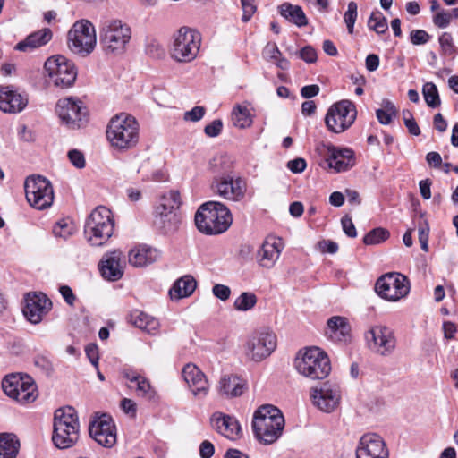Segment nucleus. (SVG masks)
Listing matches in <instances>:
<instances>
[{
    "label": "nucleus",
    "instance_id": "5701e85b",
    "mask_svg": "<svg viewBox=\"0 0 458 458\" xmlns=\"http://www.w3.org/2000/svg\"><path fill=\"white\" fill-rule=\"evenodd\" d=\"M356 458H388V450L380 436L365 434L357 446Z\"/></svg>",
    "mask_w": 458,
    "mask_h": 458
},
{
    "label": "nucleus",
    "instance_id": "4c0bfd02",
    "mask_svg": "<svg viewBox=\"0 0 458 458\" xmlns=\"http://www.w3.org/2000/svg\"><path fill=\"white\" fill-rule=\"evenodd\" d=\"M20 448L17 437L11 433H0V458H16Z\"/></svg>",
    "mask_w": 458,
    "mask_h": 458
},
{
    "label": "nucleus",
    "instance_id": "c03bdc74",
    "mask_svg": "<svg viewBox=\"0 0 458 458\" xmlns=\"http://www.w3.org/2000/svg\"><path fill=\"white\" fill-rule=\"evenodd\" d=\"M422 94L428 106L437 107L440 106V98L437 86L433 82H427L423 85Z\"/></svg>",
    "mask_w": 458,
    "mask_h": 458
},
{
    "label": "nucleus",
    "instance_id": "f257e3e1",
    "mask_svg": "<svg viewBox=\"0 0 458 458\" xmlns=\"http://www.w3.org/2000/svg\"><path fill=\"white\" fill-rule=\"evenodd\" d=\"M106 138L111 147L117 150L131 149L140 140V124L131 114L120 113L109 121Z\"/></svg>",
    "mask_w": 458,
    "mask_h": 458
},
{
    "label": "nucleus",
    "instance_id": "39448f33",
    "mask_svg": "<svg viewBox=\"0 0 458 458\" xmlns=\"http://www.w3.org/2000/svg\"><path fill=\"white\" fill-rule=\"evenodd\" d=\"M80 437V422L74 408L66 406L55 411L52 441L55 447H72Z\"/></svg>",
    "mask_w": 458,
    "mask_h": 458
},
{
    "label": "nucleus",
    "instance_id": "6e6552de",
    "mask_svg": "<svg viewBox=\"0 0 458 458\" xmlns=\"http://www.w3.org/2000/svg\"><path fill=\"white\" fill-rule=\"evenodd\" d=\"M200 44L201 36L196 30L181 27L173 36L171 56L177 62H191L197 57Z\"/></svg>",
    "mask_w": 458,
    "mask_h": 458
},
{
    "label": "nucleus",
    "instance_id": "e433bc0d",
    "mask_svg": "<svg viewBox=\"0 0 458 458\" xmlns=\"http://www.w3.org/2000/svg\"><path fill=\"white\" fill-rule=\"evenodd\" d=\"M278 9L280 14L284 19L295 24L297 27H303L308 24V19L301 6L290 3H284L279 5Z\"/></svg>",
    "mask_w": 458,
    "mask_h": 458
},
{
    "label": "nucleus",
    "instance_id": "f704fd0d",
    "mask_svg": "<svg viewBox=\"0 0 458 458\" xmlns=\"http://www.w3.org/2000/svg\"><path fill=\"white\" fill-rule=\"evenodd\" d=\"M130 322L140 330L151 335H155L159 328V322L156 318L140 310L131 312Z\"/></svg>",
    "mask_w": 458,
    "mask_h": 458
},
{
    "label": "nucleus",
    "instance_id": "58836bf2",
    "mask_svg": "<svg viewBox=\"0 0 458 458\" xmlns=\"http://www.w3.org/2000/svg\"><path fill=\"white\" fill-rule=\"evenodd\" d=\"M232 121L235 127L245 129L251 126L253 120L247 106L237 105L232 111Z\"/></svg>",
    "mask_w": 458,
    "mask_h": 458
},
{
    "label": "nucleus",
    "instance_id": "7c9ffc66",
    "mask_svg": "<svg viewBox=\"0 0 458 458\" xmlns=\"http://www.w3.org/2000/svg\"><path fill=\"white\" fill-rule=\"evenodd\" d=\"M160 253L157 249L147 245H140L131 249L128 254L129 263L136 267L150 265L157 261Z\"/></svg>",
    "mask_w": 458,
    "mask_h": 458
},
{
    "label": "nucleus",
    "instance_id": "c85d7f7f",
    "mask_svg": "<svg viewBox=\"0 0 458 458\" xmlns=\"http://www.w3.org/2000/svg\"><path fill=\"white\" fill-rule=\"evenodd\" d=\"M28 105V98L11 87L0 88V110L4 113L17 114Z\"/></svg>",
    "mask_w": 458,
    "mask_h": 458
},
{
    "label": "nucleus",
    "instance_id": "9b49d317",
    "mask_svg": "<svg viewBox=\"0 0 458 458\" xmlns=\"http://www.w3.org/2000/svg\"><path fill=\"white\" fill-rule=\"evenodd\" d=\"M277 346L276 334L268 328H261L252 332L244 345L248 359L260 362L269 357Z\"/></svg>",
    "mask_w": 458,
    "mask_h": 458
},
{
    "label": "nucleus",
    "instance_id": "79ce46f5",
    "mask_svg": "<svg viewBox=\"0 0 458 458\" xmlns=\"http://www.w3.org/2000/svg\"><path fill=\"white\" fill-rule=\"evenodd\" d=\"M368 26L377 34H383L388 29L387 21L379 11H374L371 13L368 21Z\"/></svg>",
    "mask_w": 458,
    "mask_h": 458
},
{
    "label": "nucleus",
    "instance_id": "b1692460",
    "mask_svg": "<svg viewBox=\"0 0 458 458\" xmlns=\"http://www.w3.org/2000/svg\"><path fill=\"white\" fill-rule=\"evenodd\" d=\"M181 205L178 191H171L164 194L156 207V224L165 227L175 218L174 210Z\"/></svg>",
    "mask_w": 458,
    "mask_h": 458
},
{
    "label": "nucleus",
    "instance_id": "9d476101",
    "mask_svg": "<svg viewBox=\"0 0 458 458\" xmlns=\"http://www.w3.org/2000/svg\"><path fill=\"white\" fill-rule=\"evenodd\" d=\"M97 45L96 30L88 20L76 21L68 32V47L79 55L87 56Z\"/></svg>",
    "mask_w": 458,
    "mask_h": 458
},
{
    "label": "nucleus",
    "instance_id": "0e129e2a",
    "mask_svg": "<svg viewBox=\"0 0 458 458\" xmlns=\"http://www.w3.org/2000/svg\"><path fill=\"white\" fill-rule=\"evenodd\" d=\"M215 448L211 442L204 440L199 445V455L201 458H211L214 454Z\"/></svg>",
    "mask_w": 458,
    "mask_h": 458
},
{
    "label": "nucleus",
    "instance_id": "f3484780",
    "mask_svg": "<svg viewBox=\"0 0 458 458\" xmlns=\"http://www.w3.org/2000/svg\"><path fill=\"white\" fill-rule=\"evenodd\" d=\"M90 437L101 446L113 447L117 442V430L112 417L106 413L96 415L89 423Z\"/></svg>",
    "mask_w": 458,
    "mask_h": 458
},
{
    "label": "nucleus",
    "instance_id": "2f4dec72",
    "mask_svg": "<svg viewBox=\"0 0 458 458\" xmlns=\"http://www.w3.org/2000/svg\"><path fill=\"white\" fill-rule=\"evenodd\" d=\"M123 377L129 382L128 386L131 389H135L139 396L149 401L157 398L156 390L144 377L134 372H124Z\"/></svg>",
    "mask_w": 458,
    "mask_h": 458
},
{
    "label": "nucleus",
    "instance_id": "c756f323",
    "mask_svg": "<svg viewBox=\"0 0 458 458\" xmlns=\"http://www.w3.org/2000/svg\"><path fill=\"white\" fill-rule=\"evenodd\" d=\"M326 335L334 342H349L351 326L347 318L342 316L331 317L327 323Z\"/></svg>",
    "mask_w": 458,
    "mask_h": 458
},
{
    "label": "nucleus",
    "instance_id": "bb28decb",
    "mask_svg": "<svg viewBox=\"0 0 458 458\" xmlns=\"http://www.w3.org/2000/svg\"><path fill=\"white\" fill-rule=\"evenodd\" d=\"M182 377L195 397L202 399L207 396L209 390L208 379L196 365L186 364L182 369Z\"/></svg>",
    "mask_w": 458,
    "mask_h": 458
},
{
    "label": "nucleus",
    "instance_id": "72a5a7b5",
    "mask_svg": "<svg viewBox=\"0 0 458 458\" xmlns=\"http://www.w3.org/2000/svg\"><path fill=\"white\" fill-rule=\"evenodd\" d=\"M245 389V381L236 375H225L219 381L220 394L228 397H236L242 394Z\"/></svg>",
    "mask_w": 458,
    "mask_h": 458
},
{
    "label": "nucleus",
    "instance_id": "a19ab883",
    "mask_svg": "<svg viewBox=\"0 0 458 458\" xmlns=\"http://www.w3.org/2000/svg\"><path fill=\"white\" fill-rule=\"evenodd\" d=\"M257 301V296L253 293L243 292L235 299L233 307L239 311H248L255 307Z\"/></svg>",
    "mask_w": 458,
    "mask_h": 458
},
{
    "label": "nucleus",
    "instance_id": "5fc2aeb1",
    "mask_svg": "<svg viewBox=\"0 0 458 458\" xmlns=\"http://www.w3.org/2000/svg\"><path fill=\"white\" fill-rule=\"evenodd\" d=\"M68 158L70 162L77 168H83L85 166V157L82 152L72 149L68 152Z\"/></svg>",
    "mask_w": 458,
    "mask_h": 458
},
{
    "label": "nucleus",
    "instance_id": "37998d69",
    "mask_svg": "<svg viewBox=\"0 0 458 458\" xmlns=\"http://www.w3.org/2000/svg\"><path fill=\"white\" fill-rule=\"evenodd\" d=\"M390 236L388 230L383 227H377L369 231L363 238L366 245H376L384 242Z\"/></svg>",
    "mask_w": 458,
    "mask_h": 458
},
{
    "label": "nucleus",
    "instance_id": "864d4df0",
    "mask_svg": "<svg viewBox=\"0 0 458 458\" xmlns=\"http://www.w3.org/2000/svg\"><path fill=\"white\" fill-rule=\"evenodd\" d=\"M213 294L219 300L227 301L231 295V289L225 284H216L212 288Z\"/></svg>",
    "mask_w": 458,
    "mask_h": 458
},
{
    "label": "nucleus",
    "instance_id": "4be33fe9",
    "mask_svg": "<svg viewBox=\"0 0 458 458\" xmlns=\"http://www.w3.org/2000/svg\"><path fill=\"white\" fill-rule=\"evenodd\" d=\"M326 161L329 168L335 172H345L355 165V153L352 148L336 147L332 144L326 146Z\"/></svg>",
    "mask_w": 458,
    "mask_h": 458
},
{
    "label": "nucleus",
    "instance_id": "e2e57ef3",
    "mask_svg": "<svg viewBox=\"0 0 458 458\" xmlns=\"http://www.w3.org/2000/svg\"><path fill=\"white\" fill-rule=\"evenodd\" d=\"M428 233H429V227L428 225H425V226H420L419 228V242L420 243L421 249L424 251L428 250Z\"/></svg>",
    "mask_w": 458,
    "mask_h": 458
},
{
    "label": "nucleus",
    "instance_id": "1a4fd4ad",
    "mask_svg": "<svg viewBox=\"0 0 458 458\" xmlns=\"http://www.w3.org/2000/svg\"><path fill=\"white\" fill-rule=\"evenodd\" d=\"M25 197L28 203L36 209L44 210L54 202V189L46 177L38 174L28 176L24 182Z\"/></svg>",
    "mask_w": 458,
    "mask_h": 458
},
{
    "label": "nucleus",
    "instance_id": "ea45409f",
    "mask_svg": "<svg viewBox=\"0 0 458 458\" xmlns=\"http://www.w3.org/2000/svg\"><path fill=\"white\" fill-rule=\"evenodd\" d=\"M75 231L76 226L74 223L68 218L59 220L53 227L54 235L64 240L72 236Z\"/></svg>",
    "mask_w": 458,
    "mask_h": 458
},
{
    "label": "nucleus",
    "instance_id": "a18cd8bd",
    "mask_svg": "<svg viewBox=\"0 0 458 458\" xmlns=\"http://www.w3.org/2000/svg\"><path fill=\"white\" fill-rule=\"evenodd\" d=\"M397 110L392 102L387 101L383 109H377V118L381 124H389L393 117L396 116Z\"/></svg>",
    "mask_w": 458,
    "mask_h": 458
},
{
    "label": "nucleus",
    "instance_id": "412c9836",
    "mask_svg": "<svg viewBox=\"0 0 458 458\" xmlns=\"http://www.w3.org/2000/svg\"><path fill=\"white\" fill-rule=\"evenodd\" d=\"M23 314L32 324H38L52 308L51 301L42 293H29L25 295Z\"/></svg>",
    "mask_w": 458,
    "mask_h": 458
},
{
    "label": "nucleus",
    "instance_id": "49530a36",
    "mask_svg": "<svg viewBox=\"0 0 458 458\" xmlns=\"http://www.w3.org/2000/svg\"><path fill=\"white\" fill-rule=\"evenodd\" d=\"M358 16V5L355 2L351 1L348 4L347 11L344 14V20L346 24L348 32L353 33V28Z\"/></svg>",
    "mask_w": 458,
    "mask_h": 458
},
{
    "label": "nucleus",
    "instance_id": "3c124183",
    "mask_svg": "<svg viewBox=\"0 0 458 458\" xmlns=\"http://www.w3.org/2000/svg\"><path fill=\"white\" fill-rule=\"evenodd\" d=\"M241 4L243 12L242 20V21L247 22L255 13L257 7L254 4V0H241Z\"/></svg>",
    "mask_w": 458,
    "mask_h": 458
},
{
    "label": "nucleus",
    "instance_id": "c9c22d12",
    "mask_svg": "<svg viewBox=\"0 0 458 458\" xmlns=\"http://www.w3.org/2000/svg\"><path fill=\"white\" fill-rule=\"evenodd\" d=\"M197 287V282L192 276L186 275L175 281L169 291L173 300H180L193 293Z\"/></svg>",
    "mask_w": 458,
    "mask_h": 458
},
{
    "label": "nucleus",
    "instance_id": "393cba45",
    "mask_svg": "<svg viewBox=\"0 0 458 458\" xmlns=\"http://www.w3.org/2000/svg\"><path fill=\"white\" fill-rule=\"evenodd\" d=\"M284 250V243L280 238L269 236L266 238L257 252L258 264L267 269L275 267Z\"/></svg>",
    "mask_w": 458,
    "mask_h": 458
},
{
    "label": "nucleus",
    "instance_id": "052dcab7",
    "mask_svg": "<svg viewBox=\"0 0 458 458\" xmlns=\"http://www.w3.org/2000/svg\"><path fill=\"white\" fill-rule=\"evenodd\" d=\"M86 355L88 356L89 361L94 365L98 366V345L95 344H89L85 348Z\"/></svg>",
    "mask_w": 458,
    "mask_h": 458
},
{
    "label": "nucleus",
    "instance_id": "bf43d9fd",
    "mask_svg": "<svg viewBox=\"0 0 458 458\" xmlns=\"http://www.w3.org/2000/svg\"><path fill=\"white\" fill-rule=\"evenodd\" d=\"M343 230L345 233L346 235L349 237L354 238L357 236L356 228L351 219L348 216H345L341 220Z\"/></svg>",
    "mask_w": 458,
    "mask_h": 458
},
{
    "label": "nucleus",
    "instance_id": "a211bd4d",
    "mask_svg": "<svg viewBox=\"0 0 458 458\" xmlns=\"http://www.w3.org/2000/svg\"><path fill=\"white\" fill-rule=\"evenodd\" d=\"M365 338L369 348L381 356H388L396 347V338L393 329L386 326L372 327Z\"/></svg>",
    "mask_w": 458,
    "mask_h": 458
},
{
    "label": "nucleus",
    "instance_id": "4468645a",
    "mask_svg": "<svg viewBox=\"0 0 458 458\" xmlns=\"http://www.w3.org/2000/svg\"><path fill=\"white\" fill-rule=\"evenodd\" d=\"M357 110L355 105L347 99L338 101L332 105L326 114L327 128L334 133L346 131L355 121Z\"/></svg>",
    "mask_w": 458,
    "mask_h": 458
},
{
    "label": "nucleus",
    "instance_id": "aec40b11",
    "mask_svg": "<svg viewBox=\"0 0 458 458\" xmlns=\"http://www.w3.org/2000/svg\"><path fill=\"white\" fill-rule=\"evenodd\" d=\"M310 399L313 405L320 411L332 412L340 403L341 393L338 386L326 382L320 387L310 390Z\"/></svg>",
    "mask_w": 458,
    "mask_h": 458
},
{
    "label": "nucleus",
    "instance_id": "8fccbe9b",
    "mask_svg": "<svg viewBox=\"0 0 458 458\" xmlns=\"http://www.w3.org/2000/svg\"><path fill=\"white\" fill-rule=\"evenodd\" d=\"M206 114V108L204 106H197L191 110L187 111L183 114V119L189 122H199L203 118Z\"/></svg>",
    "mask_w": 458,
    "mask_h": 458
},
{
    "label": "nucleus",
    "instance_id": "603ef678",
    "mask_svg": "<svg viewBox=\"0 0 458 458\" xmlns=\"http://www.w3.org/2000/svg\"><path fill=\"white\" fill-rule=\"evenodd\" d=\"M450 21L451 14L446 11L437 12L433 17L434 24L440 29L446 28L450 24Z\"/></svg>",
    "mask_w": 458,
    "mask_h": 458
},
{
    "label": "nucleus",
    "instance_id": "69168bd1",
    "mask_svg": "<svg viewBox=\"0 0 458 458\" xmlns=\"http://www.w3.org/2000/svg\"><path fill=\"white\" fill-rule=\"evenodd\" d=\"M319 249L322 252L335 254L338 250V244L333 241H322L318 242Z\"/></svg>",
    "mask_w": 458,
    "mask_h": 458
},
{
    "label": "nucleus",
    "instance_id": "423d86ee",
    "mask_svg": "<svg viewBox=\"0 0 458 458\" xmlns=\"http://www.w3.org/2000/svg\"><path fill=\"white\" fill-rule=\"evenodd\" d=\"M295 368L298 373L311 380L324 379L331 371L329 358L318 347L301 351L295 359Z\"/></svg>",
    "mask_w": 458,
    "mask_h": 458
},
{
    "label": "nucleus",
    "instance_id": "6e6d98bb",
    "mask_svg": "<svg viewBox=\"0 0 458 458\" xmlns=\"http://www.w3.org/2000/svg\"><path fill=\"white\" fill-rule=\"evenodd\" d=\"M223 128V123L221 120H214L204 128V132L208 137H216L220 134Z\"/></svg>",
    "mask_w": 458,
    "mask_h": 458
},
{
    "label": "nucleus",
    "instance_id": "f03ea898",
    "mask_svg": "<svg viewBox=\"0 0 458 458\" xmlns=\"http://www.w3.org/2000/svg\"><path fill=\"white\" fill-rule=\"evenodd\" d=\"M284 428V418L276 406L263 405L254 412L252 429L259 442L264 445L275 443L282 435Z\"/></svg>",
    "mask_w": 458,
    "mask_h": 458
},
{
    "label": "nucleus",
    "instance_id": "dca6fc26",
    "mask_svg": "<svg viewBox=\"0 0 458 458\" xmlns=\"http://www.w3.org/2000/svg\"><path fill=\"white\" fill-rule=\"evenodd\" d=\"M55 112L66 126L80 128L87 123V110L83 103L73 97L61 98L55 106Z\"/></svg>",
    "mask_w": 458,
    "mask_h": 458
},
{
    "label": "nucleus",
    "instance_id": "de8ad7c7",
    "mask_svg": "<svg viewBox=\"0 0 458 458\" xmlns=\"http://www.w3.org/2000/svg\"><path fill=\"white\" fill-rule=\"evenodd\" d=\"M439 44L444 55H453L456 53V48L453 43V38L450 33H443L439 37Z\"/></svg>",
    "mask_w": 458,
    "mask_h": 458
},
{
    "label": "nucleus",
    "instance_id": "338daca9",
    "mask_svg": "<svg viewBox=\"0 0 458 458\" xmlns=\"http://www.w3.org/2000/svg\"><path fill=\"white\" fill-rule=\"evenodd\" d=\"M319 87L316 84L307 85L301 88V95L304 98H310L319 93Z\"/></svg>",
    "mask_w": 458,
    "mask_h": 458
},
{
    "label": "nucleus",
    "instance_id": "7ed1b4c3",
    "mask_svg": "<svg viewBox=\"0 0 458 458\" xmlns=\"http://www.w3.org/2000/svg\"><path fill=\"white\" fill-rule=\"evenodd\" d=\"M233 223L229 208L218 201L202 204L195 214V225L198 230L208 235L225 233Z\"/></svg>",
    "mask_w": 458,
    "mask_h": 458
},
{
    "label": "nucleus",
    "instance_id": "09e8293b",
    "mask_svg": "<svg viewBox=\"0 0 458 458\" xmlns=\"http://www.w3.org/2000/svg\"><path fill=\"white\" fill-rule=\"evenodd\" d=\"M431 36L424 30H413L410 32V40L415 46L427 44Z\"/></svg>",
    "mask_w": 458,
    "mask_h": 458
},
{
    "label": "nucleus",
    "instance_id": "13d9d810",
    "mask_svg": "<svg viewBox=\"0 0 458 458\" xmlns=\"http://www.w3.org/2000/svg\"><path fill=\"white\" fill-rule=\"evenodd\" d=\"M299 55L301 59L309 64H312L317 60V52L310 46H306L303 48H301L300 50Z\"/></svg>",
    "mask_w": 458,
    "mask_h": 458
},
{
    "label": "nucleus",
    "instance_id": "4d7b16f0",
    "mask_svg": "<svg viewBox=\"0 0 458 458\" xmlns=\"http://www.w3.org/2000/svg\"><path fill=\"white\" fill-rule=\"evenodd\" d=\"M121 408L131 418H135L137 413V404L136 403L129 398H123L121 401Z\"/></svg>",
    "mask_w": 458,
    "mask_h": 458
},
{
    "label": "nucleus",
    "instance_id": "a878e982",
    "mask_svg": "<svg viewBox=\"0 0 458 458\" xmlns=\"http://www.w3.org/2000/svg\"><path fill=\"white\" fill-rule=\"evenodd\" d=\"M212 428L227 439L235 441L242 437V428L238 420L228 414L216 411L210 418Z\"/></svg>",
    "mask_w": 458,
    "mask_h": 458
},
{
    "label": "nucleus",
    "instance_id": "6ab92c4d",
    "mask_svg": "<svg viewBox=\"0 0 458 458\" xmlns=\"http://www.w3.org/2000/svg\"><path fill=\"white\" fill-rule=\"evenodd\" d=\"M212 190L225 200L238 202L245 196L246 184L241 177L225 174L213 181Z\"/></svg>",
    "mask_w": 458,
    "mask_h": 458
},
{
    "label": "nucleus",
    "instance_id": "20e7f679",
    "mask_svg": "<svg viewBox=\"0 0 458 458\" xmlns=\"http://www.w3.org/2000/svg\"><path fill=\"white\" fill-rule=\"evenodd\" d=\"M131 38V26L120 19H108L100 25L99 41L106 55H122L126 52Z\"/></svg>",
    "mask_w": 458,
    "mask_h": 458
},
{
    "label": "nucleus",
    "instance_id": "ddd939ff",
    "mask_svg": "<svg viewBox=\"0 0 458 458\" xmlns=\"http://www.w3.org/2000/svg\"><path fill=\"white\" fill-rule=\"evenodd\" d=\"M44 69L48 81L62 89L71 87L77 77L74 64L60 55L49 57L45 62Z\"/></svg>",
    "mask_w": 458,
    "mask_h": 458
},
{
    "label": "nucleus",
    "instance_id": "774afa93",
    "mask_svg": "<svg viewBox=\"0 0 458 458\" xmlns=\"http://www.w3.org/2000/svg\"><path fill=\"white\" fill-rule=\"evenodd\" d=\"M59 292L63 298L65 300V301L70 305L72 306L74 304V301L76 300L75 295L72 293V290L71 287L67 285H63L60 287Z\"/></svg>",
    "mask_w": 458,
    "mask_h": 458
},
{
    "label": "nucleus",
    "instance_id": "0eeeda50",
    "mask_svg": "<svg viewBox=\"0 0 458 458\" xmlns=\"http://www.w3.org/2000/svg\"><path fill=\"white\" fill-rule=\"evenodd\" d=\"M114 220L111 210L106 207L96 208L85 225V236L92 246H102L113 235Z\"/></svg>",
    "mask_w": 458,
    "mask_h": 458
},
{
    "label": "nucleus",
    "instance_id": "680f3d73",
    "mask_svg": "<svg viewBox=\"0 0 458 458\" xmlns=\"http://www.w3.org/2000/svg\"><path fill=\"white\" fill-rule=\"evenodd\" d=\"M306 161L303 158H295L293 160H290L287 163V168L294 174L303 172L306 168Z\"/></svg>",
    "mask_w": 458,
    "mask_h": 458
},
{
    "label": "nucleus",
    "instance_id": "2eb2a0df",
    "mask_svg": "<svg viewBox=\"0 0 458 458\" xmlns=\"http://www.w3.org/2000/svg\"><path fill=\"white\" fill-rule=\"evenodd\" d=\"M375 291L383 299L396 301L409 293L410 282L405 276L400 273H387L377 280Z\"/></svg>",
    "mask_w": 458,
    "mask_h": 458
},
{
    "label": "nucleus",
    "instance_id": "cd10ccee",
    "mask_svg": "<svg viewBox=\"0 0 458 458\" xmlns=\"http://www.w3.org/2000/svg\"><path fill=\"white\" fill-rule=\"evenodd\" d=\"M123 253L114 250L106 253L100 260L99 269L102 276L108 281H117L123 275Z\"/></svg>",
    "mask_w": 458,
    "mask_h": 458
},
{
    "label": "nucleus",
    "instance_id": "473e14b6",
    "mask_svg": "<svg viewBox=\"0 0 458 458\" xmlns=\"http://www.w3.org/2000/svg\"><path fill=\"white\" fill-rule=\"evenodd\" d=\"M52 31L46 28L29 35L24 40L19 42L15 49L22 52L31 51L48 43L52 38Z\"/></svg>",
    "mask_w": 458,
    "mask_h": 458
},
{
    "label": "nucleus",
    "instance_id": "f8f14e48",
    "mask_svg": "<svg viewBox=\"0 0 458 458\" xmlns=\"http://www.w3.org/2000/svg\"><path fill=\"white\" fill-rule=\"evenodd\" d=\"M2 388L6 395L21 404L33 403L38 397L37 386L28 375L6 376L3 379Z\"/></svg>",
    "mask_w": 458,
    "mask_h": 458
}]
</instances>
